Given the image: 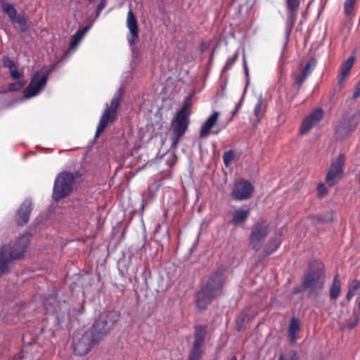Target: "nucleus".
<instances>
[{"label": "nucleus", "mask_w": 360, "mask_h": 360, "mask_svg": "<svg viewBox=\"0 0 360 360\" xmlns=\"http://www.w3.org/2000/svg\"><path fill=\"white\" fill-rule=\"evenodd\" d=\"M119 314L117 311H110L105 316H102L96 321L92 326L73 343L75 354L77 356H85L92 347L108 333L117 323Z\"/></svg>", "instance_id": "obj_1"}, {"label": "nucleus", "mask_w": 360, "mask_h": 360, "mask_svg": "<svg viewBox=\"0 0 360 360\" xmlns=\"http://www.w3.org/2000/svg\"><path fill=\"white\" fill-rule=\"evenodd\" d=\"M224 279L223 271L217 270L209 276L205 285L196 293V307L205 310L212 301L222 294Z\"/></svg>", "instance_id": "obj_2"}, {"label": "nucleus", "mask_w": 360, "mask_h": 360, "mask_svg": "<svg viewBox=\"0 0 360 360\" xmlns=\"http://www.w3.org/2000/svg\"><path fill=\"white\" fill-rule=\"evenodd\" d=\"M30 238L31 233L26 231L14 241H11L9 244L2 246L0 253V276L8 271L12 259H18L23 257Z\"/></svg>", "instance_id": "obj_3"}, {"label": "nucleus", "mask_w": 360, "mask_h": 360, "mask_svg": "<svg viewBox=\"0 0 360 360\" xmlns=\"http://www.w3.org/2000/svg\"><path fill=\"white\" fill-rule=\"evenodd\" d=\"M187 98L186 100H188ZM190 104L185 101L181 108L175 114L171 122L173 135L171 137L172 147L175 148L180 138L185 134L190 123Z\"/></svg>", "instance_id": "obj_4"}, {"label": "nucleus", "mask_w": 360, "mask_h": 360, "mask_svg": "<svg viewBox=\"0 0 360 360\" xmlns=\"http://www.w3.org/2000/svg\"><path fill=\"white\" fill-rule=\"evenodd\" d=\"M360 115L354 109L345 112L339 121V143L347 141L356 129Z\"/></svg>", "instance_id": "obj_5"}, {"label": "nucleus", "mask_w": 360, "mask_h": 360, "mask_svg": "<svg viewBox=\"0 0 360 360\" xmlns=\"http://www.w3.org/2000/svg\"><path fill=\"white\" fill-rule=\"evenodd\" d=\"M123 89L120 87L114 95L111 100L110 105L105 104L106 108L100 119L98 125L96 129L95 137H98L99 134L105 129L109 122L112 123L117 118V110L123 94Z\"/></svg>", "instance_id": "obj_6"}, {"label": "nucleus", "mask_w": 360, "mask_h": 360, "mask_svg": "<svg viewBox=\"0 0 360 360\" xmlns=\"http://www.w3.org/2000/svg\"><path fill=\"white\" fill-rule=\"evenodd\" d=\"M75 176L70 172H62L56 177L53 189V198L59 200L68 196L73 186Z\"/></svg>", "instance_id": "obj_7"}, {"label": "nucleus", "mask_w": 360, "mask_h": 360, "mask_svg": "<svg viewBox=\"0 0 360 360\" xmlns=\"http://www.w3.org/2000/svg\"><path fill=\"white\" fill-rule=\"evenodd\" d=\"M269 232V224L262 218L258 219L252 226L249 236L250 245L252 249L258 252Z\"/></svg>", "instance_id": "obj_8"}, {"label": "nucleus", "mask_w": 360, "mask_h": 360, "mask_svg": "<svg viewBox=\"0 0 360 360\" xmlns=\"http://www.w3.org/2000/svg\"><path fill=\"white\" fill-rule=\"evenodd\" d=\"M51 69L42 68L37 71L26 89L23 91L24 96L26 98H30L39 94V93L45 87Z\"/></svg>", "instance_id": "obj_9"}, {"label": "nucleus", "mask_w": 360, "mask_h": 360, "mask_svg": "<svg viewBox=\"0 0 360 360\" xmlns=\"http://www.w3.org/2000/svg\"><path fill=\"white\" fill-rule=\"evenodd\" d=\"M324 277L320 268L308 271L303 278V288L309 289V296L316 295L323 285Z\"/></svg>", "instance_id": "obj_10"}, {"label": "nucleus", "mask_w": 360, "mask_h": 360, "mask_svg": "<svg viewBox=\"0 0 360 360\" xmlns=\"http://www.w3.org/2000/svg\"><path fill=\"white\" fill-rule=\"evenodd\" d=\"M254 192V186L248 180L240 179L234 184L231 196L236 200L249 199Z\"/></svg>", "instance_id": "obj_11"}, {"label": "nucleus", "mask_w": 360, "mask_h": 360, "mask_svg": "<svg viewBox=\"0 0 360 360\" xmlns=\"http://www.w3.org/2000/svg\"><path fill=\"white\" fill-rule=\"evenodd\" d=\"M207 334V326L198 325L195 327L194 342L190 354L202 356V347L204 345Z\"/></svg>", "instance_id": "obj_12"}, {"label": "nucleus", "mask_w": 360, "mask_h": 360, "mask_svg": "<svg viewBox=\"0 0 360 360\" xmlns=\"http://www.w3.org/2000/svg\"><path fill=\"white\" fill-rule=\"evenodd\" d=\"M323 111L321 108H318L312 111L302 121L300 127V134H305L316 124L323 117Z\"/></svg>", "instance_id": "obj_13"}, {"label": "nucleus", "mask_w": 360, "mask_h": 360, "mask_svg": "<svg viewBox=\"0 0 360 360\" xmlns=\"http://www.w3.org/2000/svg\"><path fill=\"white\" fill-rule=\"evenodd\" d=\"M32 209V201L26 199L16 212L15 221L18 225L24 226L28 222Z\"/></svg>", "instance_id": "obj_14"}, {"label": "nucleus", "mask_w": 360, "mask_h": 360, "mask_svg": "<svg viewBox=\"0 0 360 360\" xmlns=\"http://www.w3.org/2000/svg\"><path fill=\"white\" fill-rule=\"evenodd\" d=\"M127 26L130 32V34L127 36L128 43L131 46H133L135 44L136 39L139 36V29L136 19L131 9H129L127 13Z\"/></svg>", "instance_id": "obj_15"}, {"label": "nucleus", "mask_w": 360, "mask_h": 360, "mask_svg": "<svg viewBox=\"0 0 360 360\" xmlns=\"http://www.w3.org/2000/svg\"><path fill=\"white\" fill-rule=\"evenodd\" d=\"M219 117V112H214L205 120L200 131V136L201 138H207L210 135V130L216 124Z\"/></svg>", "instance_id": "obj_16"}, {"label": "nucleus", "mask_w": 360, "mask_h": 360, "mask_svg": "<svg viewBox=\"0 0 360 360\" xmlns=\"http://www.w3.org/2000/svg\"><path fill=\"white\" fill-rule=\"evenodd\" d=\"M249 215L250 210L237 209L233 212L230 223L235 226L244 223L248 219Z\"/></svg>", "instance_id": "obj_17"}, {"label": "nucleus", "mask_w": 360, "mask_h": 360, "mask_svg": "<svg viewBox=\"0 0 360 360\" xmlns=\"http://www.w3.org/2000/svg\"><path fill=\"white\" fill-rule=\"evenodd\" d=\"M354 61L355 56H350L347 60L342 63L341 65L340 78L339 79V85L349 76Z\"/></svg>", "instance_id": "obj_18"}, {"label": "nucleus", "mask_w": 360, "mask_h": 360, "mask_svg": "<svg viewBox=\"0 0 360 360\" xmlns=\"http://www.w3.org/2000/svg\"><path fill=\"white\" fill-rule=\"evenodd\" d=\"M338 181V162H333L326 176V184L331 187Z\"/></svg>", "instance_id": "obj_19"}, {"label": "nucleus", "mask_w": 360, "mask_h": 360, "mask_svg": "<svg viewBox=\"0 0 360 360\" xmlns=\"http://www.w3.org/2000/svg\"><path fill=\"white\" fill-rule=\"evenodd\" d=\"M300 330V321L297 319L292 318L290 319L288 336L291 344H294L297 341V334Z\"/></svg>", "instance_id": "obj_20"}, {"label": "nucleus", "mask_w": 360, "mask_h": 360, "mask_svg": "<svg viewBox=\"0 0 360 360\" xmlns=\"http://www.w3.org/2000/svg\"><path fill=\"white\" fill-rule=\"evenodd\" d=\"M288 16L285 22V36L287 41L294 27L297 18V11H287Z\"/></svg>", "instance_id": "obj_21"}, {"label": "nucleus", "mask_w": 360, "mask_h": 360, "mask_svg": "<svg viewBox=\"0 0 360 360\" xmlns=\"http://www.w3.org/2000/svg\"><path fill=\"white\" fill-rule=\"evenodd\" d=\"M356 0H345L344 2V13L350 20L356 15Z\"/></svg>", "instance_id": "obj_22"}, {"label": "nucleus", "mask_w": 360, "mask_h": 360, "mask_svg": "<svg viewBox=\"0 0 360 360\" xmlns=\"http://www.w3.org/2000/svg\"><path fill=\"white\" fill-rule=\"evenodd\" d=\"M281 240L280 238L274 237L269 239L268 243L264 249V253L269 255L274 252L281 245Z\"/></svg>", "instance_id": "obj_23"}, {"label": "nucleus", "mask_w": 360, "mask_h": 360, "mask_svg": "<svg viewBox=\"0 0 360 360\" xmlns=\"http://www.w3.org/2000/svg\"><path fill=\"white\" fill-rule=\"evenodd\" d=\"M1 7L4 13H6L11 21L18 15L14 6L8 2L1 1Z\"/></svg>", "instance_id": "obj_24"}, {"label": "nucleus", "mask_w": 360, "mask_h": 360, "mask_svg": "<svg viewBox=\"0 0 360 360\" xmlns=\"http://www.w3.org/2000/svg\"><path fill=\"white\" fill-rule=\"evenodd\" d=\"M263 98L262 96L260 95L258 98L257 103L254 108V115L255 117V122H258L260 120L261 117L262 116L264 112V108H262L263 105Z\"/></svg>", "instance_id": "obj_25"}, {"label": "nucleus", "mask_w": 360, "mask_h": 360, "mask_svg": "<svg viewBox=\"0 0 360 360\" xmlns=\"http://www.w3.org/2000/svg\"><path fill=\"white\" fill-rule=\"evenodd\" d=\"M11 22L18 24L22 32L27 30V19L23 13L18 14L15 18L11 20Z\"/></svg>", "instance_id": "obj_26"}, {"label": "nucleus", "mask_w": 360, "mask_h": 360, "mask_svg": "<svg viewBox=\"0 0 360 360\" xmlns=\"http://www.w3.org/2000/svg\"><path fill=\"white\" fill-rule=\"evenodd\" d=\"M298 354L295 350H289L285 353L280 354L278 360H298Z\"/></svg>", "instance_id": "obj_27"}, {"label": "nucleus", "mask_w": 360, "mask_h": 360, "mask_svg": "<svg viewBox=\"0 0 360 360\" xmlns=\"http://www.w3.org/2000/svg\"><path fill=\"white\" fill-rule=\"evenodd\" d=\"M358 290H360V279L354 280L350 283L349 292L347 293L348 300H350V298L353 297Z\"/></svg>", "instance_id": "obj_28"}, {"label": "nucleus", "mask_w": 360, "mask_h": 360, "mask_svg": "<svg viewBox=\"0 0 360 360\" xmlns=\"http://www.w3.org/2000/svg\"><path fill=\"white\" fill-rule=\"evenodd\" d=\"M82 37L75 32L72 37L70 42V51H75L81 41Z\"/></svg>", "instance_id": "obj_29"}, {"label": "nucleus", "mask_w": 360, "mask_h": 360, "mask_svg": "<svg viewBox=\"0 0 360 360\" xmlns=\"http://www.w3.org/2000/svg\"><path fill=\"white\" fill-rule=\"evenodd\" d=\"M238 58V52L236 51L232 57H229L223 68V71L229 70Z\"/></svg>", "instance_id": "obj_30"}, {"label": "nucleus", "mask_w": 360, "mask_h": 360, "mask_svg": "<svg viewBox=\"0 0 360 360\" xmlns=\"http://www.w3.org/2000/svg\"><path fill=\"white\" fill-rule=\"evenodd\" d=\"M300 4V0H286L287 11H297Z\"/></svg>", "instance_id": "obj_31"}, {"label": "nucleus", "mask_w": 360, "mask_h": 360, "mask_svg": "<svg viewBox=\"0 0 360 360\" xmlns=\"http://www.w3.org/2000/svg\"><path fill=\"white\" fill-rule=\"evenodd\" d=\"M234 158V153L233 150H230L226 152H225L223 155V160L224 164L226 165V167H229L231 162L233 160Z\"/></svg>", "instance_id": "obj_32"}, {"label": "nucleus", "mask_w": 360, "mask_h": 360, "mask_svg": "<svg viewBox=\"0 0 360 360\" xmlns=\"http://www.w3.org/2000/svg\"><path fill=\"white\" fill-rule=\"evenodd\" d=\"M25 82L22 80H18L15 82H12L8 86V89L11 91H15L20 90L23 86L25 85Z\"/></svg>", "instance_id": "obj_33"}, {"label": "nucleus", "mask_w": 360, "mask_h": 360, "mask_svg": "<svg viewBox=\"0 0 360 360\" xmlns=\"http://www.w3.org/2000/svg\"><path fill=\"white\" fill-rule=\"evenodd\" d=\"M338 274H335L333 277V284L330 288V295L332 299L338 297Z\"/></svg>", "instance_id": "obj_34"}, {"label": "nucleus", "mask_w": 360, "mask_h": 360, "mask_svg": "<svg viewBox=\"0 0 360 360\" xmlns=\"http://www.w3.org/2000/svg\"><path fill=\"white\" fill-rule=\"evenodd\" d=\"M316 60L311 58V59H309L304 68L303 69V72H309V75L310 74V72H311V70L316 67Z\"/></svg>", "instance_id": "obj_35"}, {"label": "nucleus", "mask_w": 360, "mask_h": 360, "mask_svg": "<svg viewBox=\"0 0 360 360\" xmlns=\"http://www.w3.org/2000/svg\"><path fill=\"white\" fill-rule=\"evenodd\" d=\"M3 64L5 67L8 68L9 70L16 67L15 62L8 56L3 57Z\"/></svg>", "instance_id": "obj_36"}, {"label": "nucleus", "mask_w": 360, "mask_h": 360, "mask_svg": "<svg viewBox=\"0 0 360 360\" xmlns=\"http://www.w3.org/2000/svg\"><path fill=\"white\" fill-rule=\"evenodd\" d=\"M359 314L357 313L354 312L352 315V320L347 324V326H343L342 328H347L348 329H352L354 328L359 321Z\"/></svg>", "instance_id": "obj_37"}, {"label": "nucleus", "mask_w": 360, "mask_h": 360, "mask_svg": "<svg viewBox=\"0 0 360 360\" xmlns=\"http://www.w3.org/2000/svg\"><path fill=\"white\" fill-rule=\"evenodd\" d=\"M308 75H309V72H304L302 71L301 75L299 77H295V81H296V83L297 85V90L300 89L303 82L306 79V78L307 77Z\"/></svg>", "instance_id": "obj_38"}, {"label": "nucleus", "mask_w": 360, "mask_h": 360, "mask_svg": "<svg viewBox=\"0 0 360 360\" xmlns=\"http://www.w3.org/2000/svg\"><path fill=\"white\" fill-rule=\"evenodd\" d=\"M327 188L324 184L320 183L317 186V194L319 198H323L327 194Z\"/></svg>", "instance_id": "obj_39"}, {"label": "nucleus", "mask_w": 360, "mask_h": 360, "mask_svg": "<svg viewBox=\"0 0 360 360\" xmlns=\"http://www.w3.org/2000/svg\"><path fill=\"white\" fill-rule=\"evenodd\" d=\"M339 178H340L341 174L343 173V169L342 167L345 163V156L342 154L339 155Z\"/></svg>", "instance_id": "obj_40"}, {"label": "nucleus", "mask_w": 360, "mask_h": 360, "mask_svg": "<svg viewBox=\"0 0 360 360\" xmlns=\"http://www.w3.org/2000/svg\"><path fill=\"white\" fill-rule=\"evenodd\" d=\"M333 219V216L331 212L327 213L319 217V220L324 222H330Z\"/></svg>", "instance_id": "obj_41"}, {"label": "nucleus", "mask_w": 360, "mask_h": 360, "mask_svg": "<svg viewBox=\"0 0 360 360\" xmlns=\"http://www.w3.org/2000/svg\"><path fill=\"white\" fill-rule=\"evenodd\" d=\"M10 75L13 79H19L21 77V74L18 72L17 67L10 70Z\"/></svg>", "instance_id": "obj_42"}, {"label": "nucleus", "mask_w": 360, "mask_h": 360, "mask_svg": "<svg viewBox=\"0 0 360 360\" xmlns=\"http://www.w3.org/2000/svg\"><path fill=\"white\" fill-rule=\"evenodd\" d=\"M92 24L89 23L83 27L82 30H79L76 32L81 36L82 38L85 35V34L89 31V30L91 27Z\"/></svg>", "instance_id": "obj_43"}, {"label": "nucleus", "mask_w": 360, "mask_h": 360, "mask_svg": "<svg viewBox=\"0 0 360 360\" xmlns=\"http://www.w3.org/2000/svg\"><path fill=\"white\" fill-rule=\"evenodd\" d=\"M105 0H101L100 3L97 6L96 8V16H98L101 11L105 8Z\"/></svg>", "instance_id": "obj_44"}, {"label": "nucleus", "mask_w": 360, "mask_h": 360, "mask_svg": "<svg viewBox=\"0 0 360 360\" xmlns=\"http://www.w3.org/2000/svg\"><path fill=\"white\" fill-rule=\"evenodd\" d=\"M360 96V82L356 85L355 90L353 94V98H357Z\"/></svg>", "instance_id": "obj_45"}, {"label": "nucleus", "mask_w": 360, "mask_h": 360, "mask_svg": "<svg viewBox=\"0 0 360 360\" xmlns=\"http://www.w3.org/2000/svg\"><path fill=\"white\" fill-rule=\"evenodd\" d=\"M243 69H244V72H245L246 78H247V79H249V71H248V64H247V61L245 60V56H243Z\"/></svg>", "instance_id": "obj_46"}, {"label": "nucleus", "mask_w": 360, "mask_h": 360, "mask_svg": "<svg viewBox=\"0 0 360 360\" xmlns=\"http://www.w3.org/2000/svg\"><path fill=\"white\" fill-rule=\"evenodd\" d=\"M303 289H304V288H303V285H302V286L300 287H296L293 289L292 293L295 295L298 294L301 292L303 290Z\"/></svg>", "instance_id": "obj_47"}, {"label": "nucleus", "mask_w": 360, "mask_h": 360, "mask_svg": "<svg viewBox=\"0 0 360 360\" xmlns=\"http://www.w3.org/2000/svg\"><path fill=\"white\" fill-rule=\"evenodd\" d=\"M200 359H201V356L189 354L188 360H200Z\"/></svg>", "instance_id": "obj_48"}, {"label": "nucleus", "mask_w": 360, "mask_h": 360, "mask_svg": "<svg viewBox=\"0 0 360 360\" xmlns=\"http://www.w3.org/2000/svg\"><path fill=\"white\" fill-rule=\"evenodd\" d=\"M57 321L58 323H60L61 322L64 321L65 316H62L61 318L59 317V316H56Z\"/></svg>", "instance_id": "obj_49"}, {"label": "nucleus", "mask_w": 360, "mask_h": 360, "mask_svg": "<svg viewBox=\"0 0 360 360\" xmlns=\"http://www.w3.org/2000/svg\"><path fill=\"white\" fill-rule=\"evenodd\" d=\"M219 131H220V129H219V130H217L216 131H214V134H218L219 133Z\"/></svg>", "instance_id": "obj_50"}, {"label": "nucleus", "mask_w": 360, "mask_h": 360, "mask_svg": "<svg viewBox=\"0 0 360 360\" xmlns=\"http://www.w3.org/2000/svg\"><path fill=\"white\" fill-rule=\"evenodd\" d=\"M132 53H133L134 55H135L136 51H135V49L134 48H132Z\"/></svg>", "instance_id": "obj_51"}, {"label": "nucleus", "mask_w": 360, "mask_h": 360, "mask_svg": "<svg viewBox=\"0 0 360 360\" xmlns=\"http://www.w3.org/2000/svg\"><path fill=\"white\" fill-rule=\"evenodd\" d=\"M231 360H238L237 357L236 356H233L231 358Z\"/></svg>", "instance_id": "obj_52"}, {"label": "nucleus", "mask_w": 360, "mask_h": 360, "mask_svg": "<svg viewBox=\"0 0 360 360\" xmlns=\"http://www.w3.org/2000/svg\"><path fill=\"white\" fill-rule=\"evenodd\" d=\"M90 4L94 3L95 0H87Z\"/></svg>", "instance_id": "obj_53"}, {"label": "nucleus", "mask_w": 360, "mask_h": 360, "mask_svg": "<svg viewBox=\"0 0 360 360\" xmlns=\"http://www.w3.org/2000/svg\"><path fill=\"white\" fill-rule=\"evenodd\" d=\"M358 306L360 308V300L358 302Z\"/></svg>", "instance_id": "obj_54"}, {"label": "nucleus", "mask_w": 360, "mask_h": 360, "mask_svg": "<svg viewBox=\"0 0 360 360\" xmlns=\"http://www.w3.org/2000/svg\"><path fill=\"white\" fill-rule=\"evenodd\" d=\"M172 161H174V156H172Z\"/></svg>", "instance_id": "obj_55"}]
</instances>
